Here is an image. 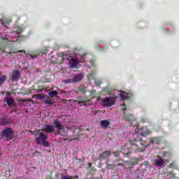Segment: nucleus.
<instances>
[{"instance_id":"34","label":"nucleus","mask_w":179,"mask_h":179,"mask_svg":"<svg viewBox=\"0 0 179 179\" xmlns=\"http://www.w3.org/2000/svg\"><path fill=\"white\" fill-rule=\"evenodd\" d=\"M41 145H43V146L48 148V146H50V142L44 140L43 141H42Z\"/></svg>"},{"instance_id":"51","label":"nucleus","mask_w":179,"mask_h":179,"mask_svg":"<svg viewBox=\"0 0 179 179\" xmlns=\"http://www.w3.org/2000/svg\"><path fill=\"white\" fill-rule=\"evenodd\" d=\"M36 89H37V87H36Z\"/></svg>"},{"instance_id":"52","label":"nucleus","mask_w":179,"mask_h":179,"mask_svg":"<svg viewBox=\"0 0 179 179\" xmlns=\"http://www.w3.org/2000/svg\"><path fill=\"white\" fill-rule=\"evenodd\" d=\"M178 179H179V178Z\"/></svg>"},{"instance_id":"12","label":"nucleus","mask_w":179,"mask_h":179,"mask_svg":"<svg viewBox=\"0 0 179 179\" xmlns=\"http://www.w3.org/2000/svg\"><path fill=\"white\" fill-rule=\"evenodd\" d=\"M76 92L86 94L87 92V87H85V85H80L76 90Z\"/></svg>"},{"instance_id":"26","label":"nucleus","mask_w":179,"mask_h":179,"mask_svg":"<svg viewBox=\"0 0 179 179\" xmlns=\"http://www.w3.org/2000/svg\"><path fill=\"white\" fill-rule=\"evenodd\" d=\"M49 96L50 97H57L58 96V92L52 91V92H49Z\"/></svg>"},{"instance_id":"31","label":"nucleus","mask_w":179,"mask_h":179,"mask_svg":"<svg viewBox=\"0 0 179 179\" xmlns=\"http://www.w3.org/2000/svg\"><path fill=\"white\" fill-rule=\"evenodd\" d=\"M62 179H73V176H69V175H62Z\"/></svg>"},{"instance_id":"37","label":"nucleus","mask_w":179,"mask_h":179,"mask_svg":"<svg viewBox=\"0 0 179 179\" xmlns=\"http://www.w3.org/2000/svg\"><path fill=\"white\" fill-rule=\"evenodd\" d=\"M94 96H96V91L95 90L90 91V96L93 98L94 97Z\"/></svg>"},{"instance_id":"18","label":"nucleus","mask_w":179,"mask_h":179,"mask_svg":"<svg viewBox=\"0 0 179 179\" xmlns=\"http://www.w3.org/2000/svg\"><path fill=\"white\" fill-rule=\"evenodd\" d=\"M100 125L103 128H108V127L110 126V121L106 120H101L100 122Z\"/></svg>"},{"instance_id":"13","label":"nucleus","mask_w":179,"mask_h":179,"mask_svg":"<svg viewBox=\"0 0 179 179\" xmlns=\"http://www.w3.org/2000/svg\"><path fill=\"white\" fill-rule=\"evenodd\" d=\"M31 90H34V93H43V91L44 90V87L43 86L39 85L37 86V89H36V86L33 85L31 87Z\"/></svg>"},{"instance_id":"27","label":"nucleus","mask_w":179,"mask_h":179,"mask_svg":"<svg viewBox=\"0 0 179 179\" xmlns=\"http://www.w3.org/2000/svg\"><path fill=\"white\" fill-rule=\"evenodd\" d=\"M41 54H43L44 55H47V54H48V48L45 47L43 48L41 50Z\"/></svg>"},{"instance_id":"43","label":"nucleus","mask_w":179,"mask_h":179,"mask_svg":"<svg viewBox=\"0 0 179 179\" xmlns=\"http://www.w3.org/2000/svg\"><path fill=\"white\" fill-rule=\"evenodd\" d=\"M120 96L122 99H125L126 97L123 94H121Z\"/></svg>"},{"instance_id":"5","label":"nucleus","mask_w":179,"mask_h":179,"mask_svg":"<svg viewBox=\"0 0 179 179\" xmlns=\"http://www.w3.org/2000/svg\"><path fill=\"white\" fill-rule=\"evenodd\" d=\"M20 71L19 70H13L12 72V75L9 76L8 79L13 80V82H17L19 80V78H20Z\"/></svg>"},{"instance_id":"11","label":"nucleus","mask_w":179,"mask_h":179,"mask_svg":"<svg viewBox=\"0 0 179 179\" xmlns=\"http://www.w3.org/2000/svg\"><path fill=\"white\" fill-rule=\"evenodd\" d=\"M4 101H6L8 107H16V101H15V99H13V98L6 97L4 99Z\"/></svg>"},{"instance_id":"25","label":"nucleus","mask_w":179,"mask_h":179,"mask_svg":"<svg viewBox=\"0 0 179 179\" xmlns=\"http://www.w3.org/2000/svg\"><path fill=\"white\" fill-rule=\"evenodd\" d=\"M17 34H22L23 33V27L17 26L16 27Z\"/></svg>"},{"instance_id":"14","label":"nucleus","mask_w":179,"mask_h":179,"mask_svg":"<svg viewBox=\"0 0 179 179\" xmlns=\"http://www.w3.org/2000/svg\"><path fill=\"white\" fill-rule=\"evenodd\" d=\"M78 65H79V61H78L76 59L71 58L70 62L71 68H78Z\"/></svg>"},{"instance_id":"40","label":"nucleus","mask_w":179,"mask_h":179,"mask_svg":"<svg viewBox=\"0 0 179 179\" xmlns=\"http://www.w3.org/2000/svg\"><path fill=\"white\" fill-rule=\"evenodd\" d=\"M45 179H54L52 178V172H50V174L48 175Z\"/></svg>"},{"instance_id":"8","label":"nucleus","mask_w":179,"mask_h":179,"mask_svg":"<svg viewBox=\"0 0 179 179\" xmlns=\"http://www.w3.org/2000/svg\"><path fill=\"white\" fill-rule=\"evenodd\" d=\"M53 127L54 129L55 128H57V134H60L61 131L64 129V127L62 125V123L58 120H56L53 122Z\"/></svg>"},{"instance_id":"22","label":"nucleus","mask_w":179,"mask_h":179,"mask_svg":"<svg viewBox=\"0 0 179 179\" xmlns=\"http://www.w3.org/2000/svg\"><path fill=\"white\" fill-rule=\"evenodd\" d=\"M35 98L38 100H45V96H44V94H39L34 95Z\"/></svg>"},{"instance_id":"33","label":"nucleus","mask_w":179,"mask_h":179,"mask_svg":"<svg viewBox=\"0 0 179 179\" xmlns=\"http://www.w3.org/2000/svg\"><path fill=\"white\" fill-rule=\"evenodd\" d=\"M9 124V121H8L6 119H3L1 122V125L5 126L8 125Z\"/></svg>"},{"instance_id":"24","label":"nucleus","mask_w":179,"mask_h":179,"mask_svg":"<svg viewBox=\"0 0 179 179\" xmlns=\"http://www.w3.org/2000/svg\"><path fill=\"white\" fill-rule=\"evenodd\" d=\"M142 175H143L142 172H141L139 170L134 171V177H136V178L137 179L141 178V176Z\"/></svg>"},{"instance_id":"4","label":"nucleus","mask_w":179,"mask_h":179,"mask_svg":"<svg viewBox=\"0 0 179 179\" xmlns=\"http://www.w3.org/2000/svg\"><path fill=\"white\" fill-rule=\"evenodd\" d=\"M12 135H13V129L10 127L5 129L1 133V136L6 138L7 139H13Z\"/></svg>"},{"instance_id":"47","label":"nucleus","mask_w":179,"mask_h":179,"mask_svg":"<svg viewBox=\"0 0 179 179\" xmlns=\"http://www.w3.org/2000/svg\"><path fill=\"white\" fill-rule=\"evenodd\" d=\"M101 98L99 96L97 98L98 100H100Z\"/></svg>"},{"instance_id":"38","label":"nucleus","mask_w":179,"mask_h":179,"mask_svg":"<svg viewBox=\"0 0 179 179\" xmlns=\"http://www.w3.org/2000/svg\"><path fill=\"white\" fill-rule=\"evenodd\" d=\"M141 121V122H143V124H145V122H148L149 121V119H148L147 117H142Z\"/></svg>"},{"instance_id":"32","label":"nucleus","mask_w":179,"mask_h":179,"mask_svg":"<svg viewBox=\"0 0 179 179\" xmlns=\"http://www.w3.org/2000/svg\"><path fill=\"white\" fill-rule=\"evenodd\" d=\"M75 101H77V103L80 106H82V104H83V106H86V104H87V101H78V100H76Z\"/></svg>"},{"instance_id":"48","label":"nucleus","mask_w":179,"mask_h":179,"mask_svg":"<svg viewBox=\"0 0 179 179\" xmlns=\"http://www.w3.org/2000/svg\"><path fill=\"white\" fill-rule=\"evenodd\" d=\"M20 37H21L20 36H17V38H20Z\"/></svg>"},{"instance_id":"3","label":"nucleus","mask_w":179,"mask_h":179,"mask_svg":"<svg viewBox=\"0 0 179 179\" xmlns=\"http://www.w3.org/2000/svg\"><path fill=\"white\" fill-rule=\"evenodd\" d=\"M152 163L155 167L163 169V167H166L167 163H169V160H164L162 157L157 156V157L152 160Z\"/></svg>"},{"instance_id":"28","label":"nucleus","mask_w":179,"mask_h":179,"mask_svg":"<svg viewBox=\"0 0 179 179\" xmlns=\"http://www.w3.org/2000/svg\"><path fill=\"white\" fill-rule=\"evenodd\" d=\"M101 83H103V81L101 79L95 80L94 81L95 86H98V87L101 86Z\"/></svg>"},{"instance_id":"41","label":"nucleus","mask_w":179,"mask_h":179,"mask_svg":"<svg viewBox=\"0 0 179 179\" xmlns=\"http://www.w3.org/2000/svg\"><path fill=\"white\" fill-rule=\"evenodd\" d=\"M10 94H15V92H13V91H11L10 92L6 93V96H7V97H8V96H10Z\"/></svg>"},{"instance_id":"42","label":"nucleus","mask_w":179,"mask_h":179,"mask_svg":"<svg viewBox=\"0 0 179 179\" xmlns=\"http://www.w3.org/2000/svg\"><path fill=\"white\" fill-rule=\"evenodd\" d=\"M22 101H23V103H26V101H31V99H22Z\"/></svg>"},{"instance_id":"16","label":"nucleus","mask_w":179,"mask_h":179,"mask_svg":"<svg viewBox=\"0 0 179 179\" xmlns=\"http://www.w3.org/2000/svg\"><path fill=\"white\" fill-rule=\"evenodd\" d=\"M160 145V140L157 137H154L150 139L149 145Z\"/></svg>"},{"instance_id":"20","label":"nucleus","mask_w":179,"mask_h":179,"mask_svg":"<svg viewBox=\"0 0 179 179\" xmlns=\"http://www.w3.org/2000/svg\"><path fill=\"white\" fill-rule=\"evenodd\" d=\"M168 167H169L170 169L173 168L175 170H179V166L178 165H177V163L176 162V161H173L171 164H169Z\"/></svg>"},{"instance_id":"50","label":"nucleus","mask_w":179,"mask_h":179,"mask_svg":"<svg viewBox=\"0 0 179 179\" xmlns=\"http://www.w3.org/2000/svg\"><path fill=\"white\" fill-rule=\"evenodd\" d=\"M76 178H78V176H76Z\"/></svg>"},{"instance_id":"30","label":"nucleus","mask_w":179,"mask_h":179,"mask_svg":"<svg viewBox=\"0 0 179 179\" xmlns=\"http://www.w3.org/2000/svg\"><path fill=\"white\" fill-rule=\"evenodd\" d=\"M16 52H24V54H26V50H16L15 52H6V54L8 55H10V54H16Z\"/></svg>"},{"instance_id":"44","label":"nucleus","mask_w":179,"mask_h":179,"mask_svg":"<svg viewBox=\"0 0 179 179\" xmlns=\"http://www.w3.org/2000/svg\"><path fill=\"white\" fill-rule=\"evenodd\" d=\"M56 64H59V65H61V64H62V62H56Z\"/></svg>"},{"instance_id":"35","label":"nucleus","mask_w":179,"mask_h":179,"mask_svg":"<svg viewBox=\"0 0 179 179\" xmlns=\"http://www.w3.org/2000/svg\"><path fill=\"white\" fill-rule=\"evenodd\" d=\"M64 83H74L73 78H69L64 80Z\"/></svg>"},{"instance_id":"36","label":"nucleus","mask_w":179,"mask_h":179,"mask_svg":"<svg viewBox=\"0 0 179 179\" xmlns=\"http://www.w3.org/2000/svg\"><path fill=\"white\" fill-rule=\"evenodd\" d=\"M120 153H121L120 150H117L115 152H113V156H115V157H118V156H120Z\"/></svg>"},{"instance_id":"10","label":"nucleus","mask_w":179,"mask_h":179,"mask_svg":"<svg viewBox=\"0 0 179 179\" xmlns=\"http://www.w3.org/2000/svg\"><path fill=\"white\" fill-rule=\"evenodd\" d=\"M47 140V135L44 133H40L38 137L36 138V142L37 145H41V143Z\"/></svg>"},{"instance_id":"39","label":"nucleus","mask_w":179,"mask_h":179,"mask_svg":"<svg viewBox=\"0 0 179 179\" xmlns=\"http://www.w3.org/2000/svg\"><path fill=\"white\" fill-rule=\"evenodd\" d=\"M88 62L91 64L92 66H96V62L93 59L90 60Z\"/></svg>"},{"instance_id":"9","label":"nucleus","mask_w":179,"mask_h":179,"mask_svg":"<svg viewBox=\"0 0 179 179\" xmlns=\"http://www.w3.org/2000/svg\"><path fill=\"white\" fill-rule=\"evenodd\" d=\"M41 131L45 134H54L55 132V129L52 125L50 124H45L44 128L42 129Z\"/></svg>"},{"instance_id":"6","label":"nucleus","mask_w":179,"mask_h":179,"mask_svg":"<svg viewBox=\"0 0 179 179\" xmlns=\"http://www.w3.org/2000/svg\"><path fill=\"white\" fill-rule=\"evenodd\" d=\"M115 104V99L114 98H106L103 100V107H111Z\"/></svg>"},{"instance_id":"19","label":"nucleus","mask_w":179,"mask_h":179,"mask_svg":"<svg viewBox=\"0 0 179 179\" xmlns=\"http://www.w3.org/2000/svg\"><path fill=\"white\" fill-rule=\"evenodd\" d=\"M96 78V71H91L88 75H87V79L88 80H93Z\"/></svg>"},{"instance_id":"45","label":"nucleus","mask_w":179,"mask_h":179,"mask_svg":"<svg viewBox=\"0 0 179 179\" xmlns=\"http://www.w3.org/2000/svg\"><path fill=\"white\" fill-rule=\"evenodd\" d=\"M88 166L90 167L92 166V163H89Z\"/></svg>"},{"instance_id":"15","label":"nucleus","mask_w":179,"mask_h":179,"mask_svg":"<svg viewBox=\"0 0 179 179\" xmlns=\"http://www.w3.org/2000/svg\"><path fill=\"white\" fill-rule=\"evenodd\" d=\"M110 159L106 160L105 164L106 165V169H108V170H114L115 166L114 165V164H110Z\"/></svg>"},{"instance_id":"49","label":"nucleus","mask_w":179,"mask_h":179,"mask_svg":"<svg viewBox=\"0 0 179 179\" xmlns=\"http://www.w3.org/2000/svg\"><path fill=\"white\" fill-rule=\"evenodd\" d=\"M56 176H58V173H56Z\"/></svg>"},{"instance_id":"1","label":"nucleus","mask_w":179,"mask_h":179,"mask_svg":"<svg viewBox=\"0 0 179 179\" xmlns=\"http://www.w3.org/2000/svg\"><path fill=\"white\" fill-rule=\"evenodd\" d=\"M129 143L131 146V149L125 148V146L122 147L124 157H129L132 152H135L136 153L138 152H145V150H146V146H148L146 142L141 138H134L133 141H129Z\"/></svg>"},{"instance_id":"2","label":"nucleus","mask_w":179,"mask_h":179,"mask_svg":"<svg viewBox=\"0 0 179 179\" xmlns=\"http://www.w3.org/2000/svg\"><path fill=\"white\" fill-rule=\"evenodd\" d=\"M121 108L124 111L123 120H124L130 127H139V122H138V120L135 118L134 114L131 113V109L127 108L125 103H124L123 105H121Z\"/></svg>"},{"instance_id":"21","label":"nucleus","mask_w":179,"mask_h":179,"mask_svg":"<svg viewBox=\"0 0 179 179\" xmlns=\"http://www.w3.org/2000/svg\"><path fill=\"white\" fill-rule=\"evenodd\" d=\"M44 103L45 104H49L50 106H52V104H54L52 99L50 96H48V98L45 99Z\"/></svg>"},{"instance_id":"29","label":"nucleus","mask_w":179,"mask_h":179,"mask_svg":"<svg viewBox=\"0 0 179 179\" xmlns=\"http://www.w3.org/2000/svg\"><path fill=\"white\" fill-rule=\"evenodd\" d=\"M116 166H117V167H118V169H120V170H125V169H126L125 165H124V164L117 163V164H116Z\"/></svg>"},{"instance_id":"17","label":"nucleus","mask_w":179,"mask_h":179,"mask_svg":"<svg viewBox=\"0 0 179 179\" xmlns=\"http://www.w3.org/2000/svg\"><path fill=\"white\" fill-rule=\"evenodd\" d=\"M83 79V74H76L74 76L73 78V81L74 83H76V82H80Z\"/></svg>"},{"instance_id":"7","label":"nucleus","mask_w":179,"mask_h":179,"mask_svg":"<svg viewBox=\"0 0 179 179\" xmlns=\"http://www.w3.org/2000/svg\"><path fill=\"white\" fill-rule=\"evenodd\" d=\"M111 150L103 151L102 153L99 155L98 160H100V162L106 159L107 160L108 157L111 156Z\"/></svg>"},{"instance_id":"46","label":"nucleus","mask_w":179,"mask_h":179,"mask_svg":"<svg viewBox=\"0 0 179 179\" xmlns=\"http://www.w3.org/2000/svg\"><path fill=\"white\" fill-rule=\"evenodd\" d=\"M61 60H62V61H64V57H61Z\"/></svg>"},{"instance_id":"23","label":"nucleus","mask_w":179,"mask_h":179,"mask_svg":"<svg viewBox=\"0 0 179 179\" xmlns=\"http://www.w3.org/2000/svg\"><path fill=\"white\" fill-rule=\"evenodd\" d=\"M6 82V76H1L0 77V87Z\"/></svg>"}]
</instances>
